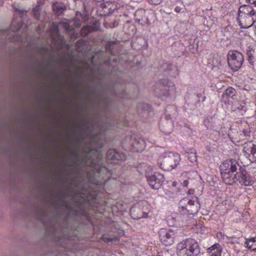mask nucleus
<instances>
[{
	"label": "nucleus",
	"instance_id": "obj_45",
	"mask_svg": "<svg viewBox=\"0 0 256 256\" xmlns=\"http://www.w3.org/2000/svg\"><path fill=\"white\" fill-rule=\"evenodd\" d=\"M130 214H132V209L130 210Z\"/></svg>",
	"mask_w": 256,
	"mask_h": 256
},
{
	"label": "nucleus",
	"instance_id": "obj_11",
	"mask_svg": "<svg viewBox=\"0 0 256 256\" xmlns=\"http://www.w3.org/2000/svg\"><path fill=\"white\" fill-rule=\"evenodd\" d=\"M106 158L109 162L118 164L125 160V156L114 149H110L108 152Z\"/></svg>",
	"mask_w": 256,
	"mask_h": 256
},
{
	"label": "nucleus",
	"instance_id": "obj_40",
	"mask_svg": "<svg viewBox=\"0 0 256 256\" xmlns=\"http://www.w3.org/2000/svg\"><path fill=\"white\" fill-rule=\"evenodd\" d=\"M192 192H193V190H188V193L189 194H192Z\"/></svg>",
	"mask_w": 256,
	"mask_h": 256
},
{
	"label": "nucleus",
	"instance_id": "obj_18",
	"mask_svg": "<svg viewBox=\"0 0 256 256\" xmlns=\"http://www.w3.org/2000/svg\"><path fill=\"white\" fill-rule=\"evenodd\" d=\"M65 9V6L63 3L62 2H55L53 4V10L55 14L59 16Z\"/></svg>",
	"mask_w": 256,
	"mask_h": 256
},
{
	"label": "nucleus",
	"instance_id": "obj_37",
	"mask_svg": "<svg viewBox=\"0 0 256 256\" xmlns=\"http://www.w3.org/2000/svg\"><path fill=\"white\" fill-rule=\"evenodd\" d=\"M190 174L196 175V174H197V172H192L191 174Z\"/></svg>",
	"mask_w": 256,
	"mask_h": 256
},
{
	"label": "nucleus",
	"instance_id": "obj_46",
	"mask_svg": "<svg viewBox=\"0 0 256 256\" xmlns=\"http://www.w3.org/2000/svg\"><path fill=\"white\" fill-rule=\"evenodd\" d=\"M106 4L108 6L110 4V3L106 2Z\"/></svg>",
	"mask_w": 256,
	"mask_h": 256
},
{
	"label": "nucleus",
	"instance_id": "obj_25",
	"mask_svg": "<svg viewBox=\"0 0 256 256\" xmlns=\"http://www.w3.org/2000/svg\"><path fill=\"white\" fill-rule=\"evenodd\" d=\"M188 158L192 162L196 161L197 156L196 154V150H193L188 154Z\"/></svg>",
	"mask_w": 256,
	"mask_h": 256
},
{
	"label": "nucleus",
	"instance_id": "obj_38",
	"mask_svg": "<svg viewBox=\"0 0 256 256\" xmlns=\"http://www.w3.org/2000/svg\"><path fill=\"white\" fill-rule=\"evenodd\" d=\"M254 32L255 34L256 35V24L254 25Z\"/></svg>",
	"mask_w": 256,
	"mask_h": 256
},
{
	"label": "nucleus",
	"instance_id": "obj_28",
	"mask_svg": "<svg viewBox=\"0 0 256 256\" xmlns=\"http://www.w3.org/2000/svg\"><path fill=\"white\" fill-rule=\"evenodd\" d=\"M148 2L152 5H158L160 4L162 0H147Z\"/></svg>",
	"mask_w": 256,
	"mask_h": 256
},
{
	"label": "nucleus",
	"instance_id": "obj_12",
	"mask_svg": "<svg viewBox=\"0 0 256 256\" xmlns=\"http://www.w3.org/2000/svg\"><path fill=\"white\" fill-rule=\"evenodd\" d=\"M244 156L250 160L256 161V145L249 142L244 145Z\"/></svg>",
	"mask_w": 256,
	"mask_h": 256
},
{
	"label": "nucleus",
	"instance_id": "obj_13",
	"mask_svg": "<svg viewBox=\"0 0 256 256\" xmlns=\"http://www.w3.org/2000/svg\"><path fill=\"white\" fill-rule=\"evenodd\" d=\"M146 13L147 12L143 8L137 10L134 13V20L136 22L142 25H144L146 23H149L148 19L146 17Z\"/></svg>",
	"mask_w": 256,
	"mask_h": 256
},
{
	"label": "nucleus",
	"instance_id": "obj_17",
	"mask_svg": "<svg viewBox=\"0 0 256 256\" xmlns=\"http://www.w3.org/2000/svg\"><path fill=\"white\" fill-rule=\"evenodd\" d=\"M254 181V177H238V182L242 186H251Z\"/></svg>",
	"mask_w": 256,
	"mask_h": 256
},
{
	"label": "nucleus",
	"instance_id": "obj_7",
	"mask_svg": "<svg viewBox=\"0 0 256 256\" xmlns=\"http://www.w3.org/2000/svg\"><path fill=\"white\" fill-rule=\"evenodd\" d=\"M228 66L234 71L238 70L244 62L243 54L236 50H230L228 54Z\"/></svg>",
	"mask_w": 256,
	"mask_h": 256
},
{
	"label": "nucleus",
	"instance_id": "obj_6",
	"mask_svg": "<svg viewBox=\"0 0 256 256\" xmlns=\"http://www.w3.org/2000/svg\"><path fill=\"white\" fill-rule=\"evenodd\" d=\"M154 91L158 96L167 97L174 92L175 86L174 83L170 80H160L157 83Z\"/></svg>",
	"mask_w": 256,
	"mask_h": 256
},
{
	"label": "nucleus",
	"instance_id": "obj_34",
	"mask_svg": "<svg viewBox=\"0 0 256 256\" xmlns=\"http://www.w3.org/2000/svg\"><path fill=\"white\" fill-rule=\"evenodd\" d=\"M188 204L190 206H193L194 204V201L192 200H190L188 202Z\"/></svg>",
	"mask_w": 256,
	"mask_h": 256
},
{
	"label": "nucleus",
	"instance_id": "obj_47",
	"mask_svg": "<svg viewBox=\"0 0 256 256\" xmlns=\"http://www.w3.org/2000/svg\"><path fill=\"white\" fill-rule=\"evenodd\" d=\"M2 4V1L0 0V5Z\"/></svg>",
	"mask_w": 256,
	"mask_h": 256
},
{
	"label": "nucleus",
	"instance_id": "obj_32",
	"mask_svg": "<svg viewBox=\"0 0 256 256\" xmlns=\"http://www.w3.org/2000/svg\"><path fill=\"white\" fill-rule=\"evenodd\" d=\"M182 10V8L180 6H177L175 8L174 11L177 13H179L181 12Z\"/></svg>",
	"mask_w": 256,
	"mask_h": 256
},
{
	"label": "nucleus",
	"instance_id": "obj_36",
	"mask_svg": "<svg viewBox=\"0 0 256 256\" xmlns=\"http://www.w3.org/2000/svg\"><path fill=\"white\" fill-rule=\"evenodd\" d=\"M10 185L12 188H14L15 186V184L13 182H11Z\"/></svg>",
	"mask_w": 256,
	"mask_h": 256
},
{
	"label": "nucleus",
	"instance_id": "obj_33",
	"mask_svg": "<svg viewBox=\"0 0 256 256\" xmlns=\"http://www.w3.org/2000/svg\"><path fill=\"white\" fill-rule=\"evenodd\" d=\"M200 210V206L196 207V208L194 209V210H191V212L192 214H196Z\"/></svg>",
	"mask_w": 256,
	"mask_h": 256
},
{
	"label": "nucleus",
	"instance_id": "obj_23",
	"mask_svg": "<svg viewBox=\"0 0 256 256\" xmlns=\"http://www.w3.org/2000/svg\"><path fill=\"white\" fill-rule=\"evenodd\" d=\"M248 106H250V102L246 100H242L239 102V106L238 107V108L246 112Z\"/></svg>",
	"mask_w": 256,
	"mask_h": 256
},
{
	"label": "nucleus",
	"instance_id": "obj_31",
	"mask_svg": "<svg viewBox=\"0 0 256 256\" xmlns=\"http://www.w3.org/2000/svg\"><path fill=\"white\" fill-rule=\"evenodd\" d=\"M175 110V107L174 106H170L166 107V112L168 113L170 112V110Z\"/></svg>",
	"mask_w": 256,
	"mask_h": 256
},
{
	"label": "nucleus",
	"instance_id": "obj_9",
	"mask_svg": "<svg viewBox=\"0 0 256 256\" xmlns=\"http://www.w3.org/2000/svg\"><path fill=\"white\" fill-rule=\"evenodd\" d=\"M238 164L234 161L226 160L222 163L220 166V170L222 176L223 175H231L237 176V172Z\"/></svg>",
	"mask_w": 256,
	"mask_h": 256
},
{
	"label": "nucleus",
	"instance_id": "obj_4",
	"mask_svg": "<svg viewBox=\"0 0 256 256\" xmlns=\"http://www.w3.org/2000/svg\"><path fill=\"white\" fill-rule=\"evenodd\" d=\"M180 160V155L176 152H166L161 154L158 159L160 168L166 171H170L175 168Z\"/></svg>",
	"mask_w": 256,
	"mask_h": 256
},
{
	"label": "nucleus",
	"instance_id": "obj_16",
	"mask_svg": "<svg viewBox=\"0 0 256 256\" xmlns=\"http://www.w3.org/2000/svg\"><path fill=\"white\" fill-rule=\"evenodd\" d=\"M138 172L140 175L143 176H154L152 174V168L146 164L143 166L138 168Z\"/></svg>",
	"mask_w": 256,
	"mask_h": 256
},
{
	"label": "nucleus",
	"instance_id": "obj_3",
	"mask_svg": "<svg viewBox=\"0 0 256 256\" xmlns=\"http://www.w3.org/2000/svg\"><path fill=\"white\" fill-rule=\"evenodd\" d=\"M200 250L199 244L194 239H186L177 245V253L180 256H198Z\"/></svg>",
	"mask_w": 256,
	"mask_h": 256
},
{
	"label": "nucleus",
	"instance_id": "obj_19",
	"mask_svg": "<svg viewBox=\"0 0 256 256\" xmlns=\"http://www.w3.org/2000/svg\"><path fill=\"white\" fill-rule=\"evenodd\" d=\"M245 246L248 249L256 250V236L246 240L245 242Z\"/></svg>",
	"mask_w": 256,
	"mask_h": 256
},
{
	"label": "nucleus",
	"instance_id": "obj_48",
	"mask_svg": "<svg viewBox=\"0 0 256 256\" xmlns=\"http://www.w3.org/2000/svg\"><path fill=\"white\" fill-rule=\"evenodd\" d=\"M168 116H169V114H168V116H166V118H168Z\"/></svg>",
	"mask_w": 256,
	"mask_h": 256
},
{
	"label": "nucleus",
	"instance_id": "obj_20",
	"mask_svg": "<svg viewBox=\"0 0 256 256\" xmlns=\"http://www.w3.org/2000/svg\"><path fill=\"white\" fill-rule=\"evenodd\" d=\"M236 94V90L230 87L226 89L224 92L222 94V97L226 98L230 97L234 98Z\"/></svg>",
	"mask_w": 256,
	"mask_h": 256
},
{
	"label": "nucleus",
	"instance_id": "obj_26",
	"mask_svg": "<svg viewBox=\"0 0 256 256\" xmlns=\"http://www.w3.org/2000/svg\"><path fill=\"white\" fill-rule=\"evenodd\" d=\"M33 13L34 17L36 19H38L40 17V11L38 7H36L33 10Z\"/></svg>",
	"mask_w": 256,
	"mask_h": 256
},
{
	"label": "nucleus",
	"instance_id": "obj_27",
	"mask_svg": "<svg viewBox=\"0 0 256 256\" xmlns=\"http://www.w3.org/2000/svg\"><path fill=\"white\" fill-rule=\"evenodd\" d=\"M238 172V176H246L247 175V172L243 168H239V172Z\"/></svg>",
	"mask_w": 256,
	"mask_h": 256
},
{
	"label": "nucleus",
	"instance_id": "obj_21",
	"mask_svg": "<svg viewBox=\"0 0 256 256\" xmlns=\"http://www.w3.org/2000/svg\"><path fill=\"white\" fill-rule=\"evenodd\" d=\"M223 182L228 185H232L238 182V177H221Z\"/></svg>",
	"mask_w": 256,
	"mask_h": 256
},
{
	"label": "nucleus",
	"instance_id": "obj_15",
	"mask_svg": "<svg viewBox=\"0 0 256 256\" xmlns=\"http://www.w3.org/2000/svg\"><path fill=\"white\" fill-rule=\"evenodd\" d=\"M222 248L219 244H216L208 248L207 252L212 254L211 256H220Z\"/></svg>",
	"mask_w": 256,
	"mask_h": 256
},
{
	"label": "nucleus",
	"instance_id": "obj_14",
	"mask_svg": "<svg viewBox=\"0 0 256 256\" xmlns=\"http://www.w3.org/2000/svg\"><path fill=\"white\" fill-rule=\"evenodd\" d=\"M159 178L158 177H146L149 185L152 188L156 190L159 189L163 182V178Z\"/></svg>",
	"mask_w": 256,
	"mask_h": 256
},
{
	"label": "nucleus",
	"instance_id": "obj_1",
	"mask_svg": "<svg viewBox=\"0 0 256 256\" xmlns=\"http://www.w3.org/2000/svg\"><path fill=\"white\" fill-rule=\"evenodd\" d=\"M63 196L58 195L54 196L52 194L50 198H47L44 206L38 208L36 211L37 218L41 221L48 229H51L54 233L56 240L63 247L71 242L72 236L64 234L63 232L69 229L68 226V220L64 218L62 224L60 216L61 207L64 203Z\"/></svg>",
	"mask_w": 256,
	"mask_h": 256
},
{
	"label": "nucleus",
	"instance_id": "obj_30",
	"mask_svg": "<svg viewBox=\"0 0 256 256\" xmlns=\"http://www.w3.org/2000/svg\"><path fill=\"white\" fill-rule=\"evenodd\" d=\"M102 239L104 242H112V238H111L107 237L105 236H102Z\"/></svg>",
	"mask_w": 256,
	"mask_h": 256
},
{
	"label": "nucleus",
	"instance_id": "obj_43",
	"mask_svg": "<svg viewBox=\"0 0 256 256\" xmlns=\"http://www.w3.org/2000/svg\"><path fill=\"white\" fill-rule=\"evenodd\" d=\"M208 178H210V180H213V178H214L213 177H212V176H210V177H208Z\"/></svg>",
	"mask_w": 256,
	"mask_h": 256
},
{
	"label": "nucleus",
	"instance_id": "obj_5",
	"mask_svg": "<svg viewBox=\"0 0 256 256\" xmlns=\"http://www.w3.org/2000/svg\"><path fill=\"white\" fill-rule=\"evenodd\" d=\"M94 150H96L91 146L84 148L81 152L76 150L73 152L74 160L82 165L93 167L94 164L92 156Z\"/></svg>",
	"mask_w": 256,
	"mask_h": 256
},
{
	"label": "nucleus",
	"instance_id": "obj_2",
	"mask_svg": "<svg viewBox=\"0 0 256 256\" xmlns=\"http://www.w3.org/2000/svg\"><path fill=\"white\" fill-rule=\"evenodd\" d=\"M238 21L242 28H248L256 22V10L250 5L241 6L238 10Z\"/></svg>",
	"mask_w": 256,
	"mask_h": 256
},
{
	"label": "nucleus",
	"instance_id": "obj_8",
	"mask_svg": "<svg viewBox=\"0 0 256 256\" xmlns=\"http://www.w3.org/2000/svg\"><path fill=\"white\" fill-rule=\"evenodd\" d=\"M14 10L16 12V15H18L19 18H14L13 20L10 28L8 30L9 33L12 34V36L13 38H16V37H18L20 38V41L22 40L21 36H18L17 32L22 26V18L24 16V12L16 8H14Z\"/></svg>",
	"mask_w": 256,
	"mask_h": 256
},
{
	"label": "nucleus",
	"instance_id": "obj_39",
	"mask_svg": "<svg viewBox=\"0 0 256 256\" xmlns=\"http://www.w3.org/2000/svg\"><path fill=\"white\" fill-rule=\"evenodd\" d=\"M132 217L134 219H139V218H142V216H134Z\"/></svg>",
	"mask_w": 256,
	"mask_h": 256
},
{
	"label": "nucleus",
	"instance_id": "obj_41",
	"mask_svg": "<svg viewBox=\"0 0 256 256\" xmlns=\"http://www.w3.org/2000/svg\"><path fill=\"white\" fill-rule=\"evenodd\" d=\"M95 1L97 2H103L104 1V0H94Z\"/></svg>",
	"mask_w": 256,
	"mask_h": 256
},
{
	"label": "nucleus",
	"instance_id": "obj_42",
	"mask_svg": "<svg viewBox=\"0 0 256 256\" xmlns=\"http://www.w3.org/2000/svg\"><path fill=\"white\" fill-rule=\"evenodd\" d=\"M250 2L252 4H254V2L255 0H249Z\"/></svg>",
	"mask_w": 256,
	"mask_h": 256
},
{
	"label": "nucleus",
	"instance_id": "obj_35",
	"mask_svg": "<svg viewBox=\"0 0 256 256\" xmlns=\"http://www.w3.org/2000/svg\"><path fill=\"white\" fill-rule=\"evenodd\" d=\"M172 184L173 187H176L178 184V182H172Z\"/></svg>",
	"mask_w": 256,
	"mask_h": 256
},
{
	"label": "nucleus",
	"instance_id": "obj_10",
	"mask_svg": "<svg viewBox=\"0 0 256 256\" xmlns=\"http://www.w3.org/2000/svg\"><path fill=\"white\" fill-rule=\"evenodd\" d=\"M160 241L166 246H170L174 242L175 233L171 229L166 230L161 229L159 232Z\"/></svg>",
	"mask_w": 256,
	"mask_h": 256
},
{
	"label": "nucleus",
	"instance_id": "obj_29",
	"mask_svg": "<svg viewBox=\"0 0 256 256\" xmlns=\"http://www.w3.org/2000/svg\"><path fill=\"white\" fill-rule=\"evenodd\" d=\"M57 34H58V28L54 25H53L52 26V28L51 30V34H52V38H53L54 36V34L56 35Z\"/></svg>",
	"mask_w": 256,
	"mask_h": 256
},
{
	"label": "nucleus",
	"instance_id": "obj_44",
	"mask_svg": "<svg viewBox=\"0 0 256 256\" xmlns=\"http://www.w3.org/2000/svg\"><path fill=\"white\" fill-rule=\"evenodd\" d=\"M254 5L256 6V0H255V1L254 2Z\"/></svg>",
	"mask_w": 256,
	"mask_h": 256
},
{
	"label": "nucleus",
	"instance_id": "obj_24",
	"mask_svg": "<svg viewBox=\"0 0 256 256\" xmlns=\"http://www.w3.org/2000/svg\"><path fill=\"white\" fill-rule=\"evenodd\" d=\"M133 146L134 150L137 152H141L143 150L144 148V144L143 140H141L138 142H136L134 144H133Z\"/></svg>",
	"mask_w": 256,
	"mask_h": 256
},
{
	"label": "nucleus",
	"instance_id": "obj_22",
	"mask_svg": "<svg viewBox=\"0 0 256 256\" xmlns=\"http://www.w3.org/2000/svg\"><path fill=\"white\" fill-rule=\"evenodd\" d=\"M96 28L89 26H84L80 30L82 36H86L91 31L96 30Z\"/></svg>",
	"mask_w": 256,
	"mask_h": 256
}]
</instances>
